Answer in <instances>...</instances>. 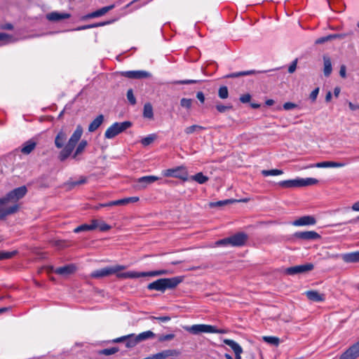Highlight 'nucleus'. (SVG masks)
Masks as SVG:
<instances>
[{
	"label": "nucleus",
	"instance_id": "obj_15",
	"mask_svg": "<svg viewBox=\"0 0 359 359\" xmlns=\"http://www.w3.org/2000/svg\"><path fill=\"white\" fill-rule=\"evenodd\" d=\"M359 356V341L347 349L340 359H355Z\"/></svg>",
	"mask_w": 359,
	"mask_h": 359
},
{
	"label": "nucleus",
	"instance_id": "obj_24",
	"mask_svg": "<svg viewBox=\"0 0 359 359\" xmlns=\"http://www.w3.org/2000/svg\"><path fill=\"white\" fill-rule=\"evenodd\" d=\"M76 270L75 266L71 264V265H67L62 267L57 268L55 270V273L62 275V276H67L69 274H71L74 273Z\"/></svg>",
	"mask_w": 359,
	"mask_h": 359
},
{
	"label": "nucleus",
	"instance_id": "obj_5",
	"mask_svg": "<svg viewBox=\"0 0 359 359\" xmlns=\"http://www.w3.org/2000/svg\"><path fill=\"white\" fill-rule=\"evenodd\" d=\"M318 183L316 178H296L293 180H284L279 182V185L285 188L303 187L315 185Z\"/></svg>",
	"mask_w": 359,
	"mask_h": 359
},
{
	"label": "nucleus",
	"instance_id": "obj_42",
	"mask_svg": "<svg viewBox=\"0 0 359 359\" xmlns=\"http://www.w3.org/2000/svg\"><path fill=\"white\" fill-rule=\"evenodd\" d=\"M86 182H87L86 177H81L80 178V180H79L77 181L68 182L67 183V185L69 186V188H72V187H74L75 186H77V185H79V184H85Z\"/></svg>",
	"mask_w": 359,
	"mask_h": 359
},
{
	"label": "nucleus",
	"instance_id": "obj_32",
	"mask_svg": "<svg viewBox=\"0 0 359 359\" xmlns=\"http://www.w3.org/2000/svg\"><path fill=\"white\" fill-rule=\"evenodd\" d=\"M143 115L145 118H152L153 114V108L150 103H146L144 106Z\"/></svg>",
	"mask_w": 359,
	"mask_h": 359
},
{
	"label": "nucleus",
	"instance_id": "obj_52",
	"mask_svg": "<svg viewBox=\"0 0 359 359\" xmlns=\"http://www.w3.org/2000/svg\"><path fill=\"white\" fill-rule=\"evenodd\" d=\"M297 107V105L296 104L290 102H285L283 106L285 110H291L296 108Z\"/></svg>",
	"mask_w": 359,
	"mask_h": 359
},
{
	"label": "nucleus",
	"instance_id": "obj_23",
	"mask_svg": "<svg viewBox=\"0 0 359 359\" xmlns=\"http://www.w3.org/2000/svg\"><path fill=\"white\" fill-rule=\"evenodd\" d=\"M305 294L309 300L313 302H320L325 300L324 294L315 290L306 291Z\"/></svg>",
	"mask_w": 359,
	"mask_h": 359
},
{
	"label": "nucleus",
	"instance_id": "obj_37",
	"mask_svg": "<svg viewBox=\"0 0 359 359\" xmlns=\"http://www.w3.org/2000/svg\"><path fill=\"white\" fill-rule=\"evenodd\" d=\"M193 100L189 98L183 97L180 100V106L187 110H190L192 107Z\"/></svg>",
	"mask_w": 359,
	"mask_h": 359
},
{
	"label": "nucleus",
	"instance_id": "obj_12",
	"mask_svg": "<svg viewBox=\"0 0 359 359\" xmlns=\"http://www.w3.org/2000/svg\"><path fill=\"white\" fill-rule=\"evenodd\" d=\"M138 201L139 197L137 196L128 197L116 201H113L107 203L100 204L99 206L97 207V208H98L99 207H109L112 205H126L129 203H135L137 202Z\"/></svg>",
	"mask_w": 359,
	"mask_h": 359
},
{
	"label": "nucleus",
	"instance_id": "obj_6",
	"mask_svg": "<svg viewBox=\"0 0 359 359\" xmlns=\"http://www.w3.org/2000/svg\"><path fill=\"white\" fill-rule=\"evenodd\" d=\"M184 330L193 334H199L201 333H225L224 330H219L216 327L205 324H196L191 326H184Z\"/></svg>",
	"mask_w": 359,
	"mask_h": 359
},
{
	"label": "nucleus",
	"instance_id": "obj_64",
	"mask_svg": "<svg viewBox=\"0 0 359 359\" xmlns=\"http://www.w3.org/2000/svg\"><path fill=\"white\" fill-rule=\"evenodd\" d=\"M353 211L359 212V201L354 203L351 207Z\"/></svg>",
	"mask_w": 359,
	"mask_h": 359
},
{
	"label": "nucleus",
	"instance_id": "obj_45",
	"mask_svg": "<svg viewBox=\"0 0 359 359\" xmlns=\"http://www.w3.org/2000/svg\"><path fill=\"white\" fill-rule=\"evenodd\" d=\"M86 231H92V227H90V224H84L80 225V226H77L76 229H74V232L79 233V232Z\"/></svg>",
	"mask_w": 359,
	"mask_h": 359
},
{
	"label": "nucleus",
	"instance_id": "obj_41",
	"mask_svg": "<svg viewBox=\"0 0 359 359\" xmlns=\"http://www.w3.org/2000/svg\"><path fill=\"white\" fill-rule=\"evenodd\" d=\"M118 351V348L116 347H112L109 348H104L102 350L99 351L98 353L100 355H110L115 354Z\"/></svg>",
	"mask_w": 359,
	"mask_h": 359
},
{
	"label": "nucleus",
	"instance_id": "obj_26",
	"mask_svg": "<svg viewBox=\"0 0 359 359\" xmlns=\"http://www.w3.org/2000/svg\"><path fill=\"white\" fill-rule=\"evenodd\" d=\"M36 143L32 140L25 142L21 148L22 153L25 154H30L36 147Z\"/></svg>",
	"mask_w": 359,
	"mask_h": 359
},
{
	"label": "nucleus",
	"instance_id": "obj_31",
	"mask_svg": "<svg viewBox=\"0 0 359 359\" xmlns=\"http://www.w3.org/2000/svg\"><path fill=\"white\" fill-rule=\"evenodd\" d=\"M14 41L15 40L11 35L6 33H0V46L6 45Z\"/></svg>",
	"mask_w": 359,
	"mask_h": 359
},
{
	"label": "nucleus",
	"instance_id": "obj_43",
	"mask_svg": "<svg viewBox=\"0 0 359 359\" xmlns=\"http://www.w3.org/2000/svg\"><path fill=\"white\" fill-rule=\"evenodd\" d=\"M218 95L221 99H226L229 96L228 88L226 86H222L219 89Z\"/></svg>",
	"mask_w": 359,
	"mask_h": 359
},
{
	"label": "nucleus",
	"instance_id": "obj_59",
	"mask_svg": "<svg viewBox=\"0 0 359 359\" xmlns=\"http://www.w3.org/2000/svg\"><path fill=\"white\" fill-rule=\"evenodd\" d=\"M339 74L342 78H346V69L344 65H341L339 70Z\"/></svg>",
	"mask_w": 359,
	"mask_h": 359
},
{
	"label": "nucleus",
	"instance_id": "obj_62",
	"mask_svg": "<svg viewBox=\"0 0 359 359\" xmlns=\"http://www.w3.org/2000/svg\"><path fill=\"white\" fill-rule=\"evenodd\" d=\"M91 28H93V26H92V25H83V26L79 27L76 28L74 30L79 31V30H84V29H91Z\"/></svg>",
	"mask_w": 359,
	"mask_h": 359
},
{
	"label": "nucleus",
	"instance_id": "obj_18",
	"mask_svg": "<svg viewBox=\"0 0 359 359\" xmlns=\"http://www.w3.org/2000/svg\"><path fill=\"white\" fill-rule=\"evenodd\" d=\"M339 257H341L342 259L347 263H351V262H359V251L350 252V253H346L343 255H333L330 256V257L332 258H337Z\"/></svg>",
	"mask_w": 359,
	"mask_h": 359
},
{
	"label": "nucleus",
	"instance_id": "obj_34",
	"mask_svg": "<svg viewBox=\"0 0 359 359\" xmlns=\"http://www.w3.org/2000/svg\"><path fill=\"white\" fill-rule=\"evenodd\" d=\"M283 173V170H278V169L262 170V174L265 177L280 175H282Z\"/></svg>",
	"mask_w": 359,
	"mask_h": 359
},
{
	"label": "nucleus",
	"instance_id": "obj_22",
	"mask_svg": "<svg viewBox=\"0 0 359 359\" xmlns=\"http://www.w3.org/2000/svg\"><path fill=\"white\" fill-rule=\"evenodd\" d=\"M71 17L69 13H60L58 12H51L46 15V18L49 21L56 22L63 19H67Z\"/></svg>",
	"mask_w": 359,
	"mask_h": 359
},
{
	"label": "nucleus",
	"instance_id": "obj_63",
	"mask_svg": "<svg viewBox=\"0 0 359 359\" xmlns=\"http://www.w3.org/2000/svg\"><path fill=\"white\" fill-rule=\"evenodd\" d=\"M348 107H349L351 110L355 111V110L358 109V104H353L351 102H348Z\"/></svg>",
	"mask_w": 359,
	"mask_h": 359
},
{
	"label": "nucleus",
	"instance_id": "obj_60",
	"mask_svg": "<svg viewBox=\"0 0 359 359\" xmlns=\"http://www.w3.org/2000/svg\"><path fill=\"white\" fill-rule=\"evenodd\" d=\"M196 97L201 102L203 103L205 101V96L202 92H198L196 94Z\"/></svg>",
	"mask_w": 359,
	"mask_h": 359
},
{
	"label": "nucleus",
	"instance_id": "obj_49",
	"mask_svg": "<svg viewBox=\"0 0 359 359\" xmlns=\"http://www.w3.org/2000/svg\"><path fill=\"white\" fill-rule=\"evenodd\" d=\"M215 246L219 245H230L229 238H226L219 241H217L215 243Z\"/></svg>",
	"mask_w": 359,
	"mask_h": 359
},
{
	"label": "nucleus",
	"instance_id": "obj_11",
	"mask_svg": "<svg viewBox=\"0 0 359 359\" xmlns=\"http://www.w3.org/2000/svg\"><path fill=\"white\" fill-rule=\"evenodd\" d=\"M121 74L128 79H141L144 78H149L151 76V74L144 70H135V71H126L121 72Z\"/></svg>",
	"mask_w": 359,
	"mask_h": 359
},
{
	"label": "nucleus",
	"instance_id": "obj_50",
	"mask_svg": "<svg viewBox=\"0 0 359 359\" xmlns=\"http://www.w3.org/2000/svg\"><path fill=\"white\" fill-rule=\"evenodd\" d=\"M330 40H332V36H330V35H327L326 36H323V37H320V38L318 39L315 43L316 44H321V43H323L327 42Z\"/></svg>",
	"mask_w": 359,
	"mask_h": 359
},
{
	"label": "nucleus",
	"instance_id": "obj_20",
	"mask_svg": "<svg viewBox=\"0 0 359 359\" xmlns=\"http://www.w3.org/2000/svg\"><path fill=\"white\" fill-rule=\"evenodd\" d=\"M316 223V219L313 216H304L300 217L299 219L293 222L292 224L294 226H307V225H314Z\"/></svg>",
	"mask_w": 359,
	"mask_h": 359
},
{
	"label": "nucleus",
	"instance_id": "obj_56",
	"mask_svg": "<svg viewBox=\"0 0 359 359\" xmlns=\"http://www.w3.org/2000/svg\"><path fill=\"white\" fill-rule=\"evenodd\" d=\"M198 81L196 80H182V81H176L175 83L177 84H191V83H196Z\"/></svg>",
	"mask_w": 359,
	"mask_h": 359
},
{
	"label": "nucleus",
	"instance_id": "obj_48",
	"mask_svg": "<svg viewBox=\"0 0 359 359\" xmlns=\"http://www.w3.org/2000/svg\"><path fill=\"white\" fill-rule=\"evenodd\" d=\"M98 229L101 231H107L111 229V226L102 221H100Z\"/></svg>",
	"mask_w": 359,
	"mask_h": 359
},
{
	"label": "nucleus",
	"instance_id": "obj_29",
	"mask_svg": "<svg viewBox=\"0 0 359 359\" xmlns=\"http://www.w3.org/2000/svg\"><path fill=\"white\" fill-rule=\"evenodd\" d=\"M155 336H156V334L152 331H150V330L143 332L137 335L139 342L149 339H152Z\"/></svg>",
	"mask_w": 359,
	"mask_h": 359
},
{
	"label": "nucleus",
	"instance_id": "obj_17",
	"mask_svg": "<svg viewBox=\"0 0 359 359\" xmlns=\"http://www.w3.org/2000/svg\"><path fill=\"white\" fill-rule=\"evenodd\" d=\"M294 236L296 238L306 241L320 238V236L314 231H299L296 232Z\"/></svg>",
	"mask_w": 359,
	"mask_h": 359
},
{
	"label": "nucleus",
	"instance_id": "obj_3",
	"mask_svg": "<svg viewBox=\"0 0 359 359\" xmlns=\"http://www.w3.org/2000/svg\"><path fill=\"white\" fill-rule=\"evenodd\" d=\"M182 280L183 278L180 276L170 278H161L149 283L147 288L150 290L164 292L167 289L175 288L182 282Z\"/></svg>",
	"mask_w": 359,
	"mask_h": 359
},
{
	"label": "nucleus",
	"instance_id": "obj_28",
	"mask_svg": "<svg viewBox=\"0 0 359 359\" xmlns=\"http://www.w3.org/2000/svg\"><path fill=\"white\" fill-rule=\"evenodd\" d=\"M223 342L226 345L229 346L232 349L234 353L243 350L240 344L233 339H223Z\"/></svg>",
	"mask_w": 359,
	"mask_h": 359
},
{
	"label": "nucleus",
	"instance_id": "obj_39",
	"mask_svg": "<svg viewBox=\"0 0 359 359\" xmlns=\"http://www.w3.org/2000/svg\"><path fill=\"white\" fill-rule=\"evenodd\" d=\"M263 340L270 344L278 346L280 343L279 338L276 337H272V336H265L263 337Z\"/></svg>",
	"mask_w": 359,
	"mask_h": 359
},
{
	"label": "nucleus",
	"instance_id": "obj_1",
	"mask_svg": "<svg viewBox=\"0 0 359 359\" xmlns=\"http://www.w3.org/2000/svg\"><path fill=\"white\" fill-rule=\"evenodd\" d=\"M83 133V129L82 126L81 125H78L68 140V132L66 130L61 129L57 133L54 143L56 148L61 149V151L58 154V159L60 161H65L71 156L76 145L80 140Z\"/></svg>",
	"mask_w": 359,
	"mask_h": 359
},
{
	"label": "nucleus",
	"instance_id": "obj_10",
	"mask_svg": "<svg viewBox=\"0 0 359 359\" xmlns=\"http://www.w3.org/2000/svg\"><path fill=\"white\" fill-rule=\"evenodd\" d=\"M126 341V346L128 348L135 346L139 342L137 337L135 334H130L113 339V342L119 343Z\"/></svg>",
	"mask_w": 359,
	"mask_h": 359
},
{
	"label": "nucleus",
	"instance_id": "obj_55",
	"mask_svg": "<svg viewBox=\"0 0 359 359\" xmlns=\"http://www.w3.org/2000/svg\"><path fill=\"white\" fill-rule=\"evenodd\" d=\"M297 60H294L291 65L289 66L288 72L289 73L292 74L294 72V71L297 69Z\"/></svg>",
	"mask_w": 359,
	"mask_h": 359
},
{
	"label": "nucleus",
	"instance_id": "obj_19",
	"mask_svg": "<svg viewBox=\"0 0 359 359\" xmlns=\"http://www.w3.org/2000/svg\"><path fill=\"white\" fill-rule=\"evenodd\" d=\"M229 238L230 245L236 247V246H241L244 245L246 241L247 236L245 233H240L235 234Z\"/></svg>",
	"mask_w": 359,
	"mask_h": 359
},
{
	"label": "nucleus",
	"instance_id": "obj_40",
	"mask_svg": "<svg viewBox=\"0 0 359 359\" xmlns=\"http://www.w3.org/2000/svg\"><path fill=\"white\" fill-rule=\"evenodd\" d=\"M114 8H115V4H111L108 6L102 7V8L95 11V14L97 15V18L104 15L105 13H107L108 11H111Z\"/></svg>",
	"mask_w": 359,
	"mask_h": 359
},
{
	"label": "nucleus",
	"instance_id": "obj_2",
	"mask_svg": "<svg viewBox=\"0 0 359 359\" xmlns=\"http://www.w3.org/2000/svg\"><path fill=\"white\" fill-rule=\"evenodd\" d=\"M125 269L126 266L123 265L108 266L94 271L91 273L90 277L93 278H100L116 273L118 278H137L146 276H158L171 273V271L169 270H156L148 272H137L130 271L124 273H119V271L124 270Z\"/></svg>",
	"mask_w": 359,
	"mask_h": 359
},
{
	"label": "nucleus",
	"instance_id": "obj_7",
	"mask_svg": "<svg viewBox=\"0 0 359 359\" xmlns=\"http://www.w3.org/2000/svg\"><path fill=\"white\" fill-rule=\"evenodd\" d=\"M130 126L131 123L130 121L116 122L107 129L104 137L107 139H112Z\"/></svg>",
	"mask_w": 359,
	"mask_h": 359
},
{
	"label": "nucleus",
	"instance_id": "obj_53",
	"mask_svg": "<svg viewBox=\"0 0 359 359\" xmlns=\"http://www.w3.org/2000/svg\"><path fill=\"white\" fill-rule=\"evenodd\" d=\"M250 100H251V95L248 93L244 94V95H241L240 97V100L243 103H248L250 101Z\"/></svg>",
	"mask_w": 359,
	"mask_h": 359
},
{
	"label": "nucleus",
	"instance_id": "obj_61",
	"mask_svg": "<svg viewBox=\"0 0 359 359\" xmlns=\"http://www.w3.org/2000/svg\"><path fill=\"white\" fill-rule=\"evenodd\" d=\"M154 318L158 320L161 322H168L170 320L169 316L154 317Z\"/></svg>",
	"mask_w": 359,
	"mask_h": 359
},
{
	"label": "nucleus",
	"instance_id": "obj_8",
	"mask_svg": "<svg viewBox=\"0 0 359 359\" xmlns=\"http://www.w3.org/2000/svg\"><path fill=\"white\" fill-rule=\"evenodd\" d=\"M162 175L167 177H176L184 181L188 180V173L183 166H178L174 168L167 169L162 171Z\"/></svg>",
	"mask_w": 359,
	"mask_h": 359
},
{
	"label": "nucleus",
	"instance_id": "obj_4",
	"mask_svg": "<svg viewBox=\"0 0 359 359\" xmlns=\"http://www.w3.org/2000/svg\"><path fill=\"white\" fill-rule=\"evenodd\" d=\"M27 193V189L25 187H20L16 188L9 192L5 197L0 198V203L3 207L11 208L16 206L17 210L19 208V205L17 202L18 200L22 198Z\"/></svg>",
	"mask_w": 359,
	"mask_h": 359
},
{
	"label": "nucleus",
	"instance_id": "obj_47",
	"mask_svg": "<svg viewBox=\"0 0 359 359\" xmlns=\"http://www.w3.org/2000/svg\"><path fill=\"white\" fill-rule=\"evenodd\" d=\"M175 337V335L173 334H168L165 335H161L158 337V341L161 342L165 341H169Z\"/></svg>",
	"mask_w": 359,
	"mask_h": 359
},
{
	"label": "nucleus",
	"instance_id": "obj_44",
	"mask_svg": "<svg viewBox=\"0 0 359 359\" xmlns=\"http://www.w3.org/2000/svg\"><path fill=\"white\" fill-rule=\"evenodd\" d=\"M16 253H17V251H12V252L0 251V260L5 259H10V258L13 257Z\"/></svg>",
	"mask_w": 359,
	"mask_h": 359
},
{
	"label": "nucleus",
	"instance_id": "obj_51",
	"mask_svg": "<svg viewBox=\"0 0 359 359\" xmlns=\"http://www.w3.org/2000/svg\"><path fill=\"white\" fill-rule=\"evenodd\" d=\"M319 88H316L311 93L310 99L313 102H314L316 100L318 95L319 93Z\"/></svg>",
	"mask_w": 359,
	"mask_h": 359
},
{
	"label": "nucleus",
	"instance_id": "obj_57",
	"mask_svg": "<svg viewBox=\"0 0 359 359\" xmlns=\"http://www.w3.org/2000/svg\"><path fill=\"white\" fill-rule=\"evenodd\" d=\"M99 220L93 219L91 221V223L90 224V227H92V230L98 229L99 227Z\"/></svg>",
	"mask_w": 359,
	"mask_h": 359
},
{
	"label": "nucleus",
	"instance_id": "obj_33",
	"mask_svg": "<svg viewBox=\"0 0 359 359\" xmlns=\"http://www.w3.org/2000/svg\"><path fill=\"white\" fill-rule=\"evenodd\" d=\"M191 178L201 184L205 183L208 180V177L205 176L202 172H198L191 176Z\"/></svg>",
	"mask_w": 359,
	"mask_h": 359
},
{
	"label": "nucleus",
	"instance_id": "obj_58",
	"mask_svg": "<svg viewBox=\"0 0 359 359\" xmlns=\"http://www.w3.org/2000/svg\"><path fill=\"white\" fill-rule=\"evenodd\" d=\"M330 36H332V39H344L347 36L346 34H330Z\"/></svg>",
	"mask_w": 359,
	"mask_h": 359
},
{
	"label": "nucleus",
	"instance_id": "obj_38",
	"mask_svg": "<svg viewBox=\"0 0 359 359\" xmlns=\"http://www.w3.org/2000/svg\"><path fill=\"white\" fill-rule=\"evenodd\" d=\"M156 138V135L155 134H151L144 138L142 139L141 143L143 146L146 147L151 144Z\"/></svg>",
	"mask_w": 359,
	"mask_h": 359
},
{
	"label": "nucleus",
	"instance_id": "obj_21",
	"mask_svg": "<svg viewBox=\"0 0 359 359\" xmlns=\"http://www.w3.org/2000/svg\"><path fill=\"white\" fill-rule=\"evenodd\" d=\"M77 144L78 145L75 149V151L71 155L72 158L74 160H78L79 156L83 154L88 146V142L86 140H83L79 142H78Z\"/></svg>",
	"mask_w": 359,
	"mask_h": 359
},
{
	"label": "nucleus",
	"instance_id": "obj_35",
	"mask_svg": "<svg viewBox=\"0 0 359 359\" xmlns=\"http://www.w3.org/2000/svg\"><path fill=\"white\" fill-rule=\"evenodd\" d=\"M205 128L199 126V125H192L191 126L187 127L184 129V133L187 135L192 134L196 132H198L199 130H204Z\"/></svg>",
	"mask_w": 359,
	"mask_h": 359
},
{
	"label": "nucleus",
	"instance_id": "obj_36",
	"mask_svg": "<svg viewBox=\"0 0 359 359\" xmlns=\"http://www.w3.org/2000/svg\"><path fill=\"white\" fill-rule=\"evenodd\" d=\"M236 201V200L227 199V200H224V201H219L217 202H212L209 204V205L210 208L221 207L224 205L234 203Z\"/></svg>",
	"mask_w": 359,
	"mask_h": 359
},
{
	"label": "nucleus",
	"instance_id": "obj_25",
	"mask_svg": "<svg viewBox=\"0 0 359 359\" xmlns=\"http://www.w3.org/2000/svg\"><path fill=\"white\" fill-rule=\"evenodd\" d=\"M104 116L100 114L97 116L89 125L88 131L92 133L96 130L102 123Z\"/></svg>",
	"mask_w": 359,
	"mask_h": 359
},
{
	"label": "nucleus",
	"instance_id": "obj_54",
	"mask_svg": "<svg viewBox=\"0 0 359 359\" xmlns=\"http://www.w3.org/2000/svg\"><path fill=\"white\" fill-rule=\"evenodd\" d=\"M216 109H217L218 111H219L221 113H224L226 110L231 109V107L224 106V105H222V104H217L216 105Z\"/></svg>",
	"mask_w": 359,
	"mask_h": 359
},
{
	"label": "nucleus",
	"instance_id": "obj_30",
	"mask_svg": "<svg viewBox=\"0 0 359 359\" xmlns=\"http://www.w3.org/2000/svg\"><path fill=\"white\" fill-rule=\"evenodd\" d=\"M267 72L268 71L257 72L255 70H250V71H244V72L233 73L228 76L231 77V78H235V77H238V76H248V75L255 74L257 73Z\"/></svg>",
	"mask_w": 359,
	"mask_h": 359
},
{
	"label": "nucleus",
	"instance_id": "obj_46",
	"mask_svg": "<svg viewBox=\"0 0 359 359\" xmlns=\"http://www.w3.org/2000/svg\"><path fill=\"white\" fill-rule=\"evenodd\" d=\"M127 98L128 101L132 104H135L136 103V99L133 95V92L132 89H129L127 92Z\"/></svg>",
	"mask_w": 359,
	"mask_h": 359
},
{
	"label": "nucleus",
	"instance_id": "obj_14",
	"mask_svg": "<svg viewBox=\"0 0 359 359\" xmlns=\"http://www.w3.org/2000/svg\"><path fill=\"white\" fill-rule=\"evenodd\" d=\"M180 352L177 349H166L151 355V359H166L170 357H177Z\"/></svg>",
	"mask_w": 359,
	"mask_h": 359
},
{
	"label": "nucleus",
	"instance_id": "obj_27",
	"mask_svg": "<svg viewBox=\"0 0 359 359\" xmlns=\"http://www.w3.org/2000/svg\"><path fill=\"white\" fill-rule=\"evenodd\" d=\"M323 62H324V69H323V73L325 76H329L332 71V62L330 58L327 56H323Z\"/></svg>",
	"mask_w": 359,
	"mask_h": 359
},
{
	"label": "nucleus",
	"instance_id": "obj_13",
	"mask_svg": "<svg viewBox=\"0 0 359 359\" xmlns=\"http://www.w3.org/2000/svg\"><path fill=\"white\" fill-rule=\"evenodd\" d=\"M346 165L345 163L334 162V161H323L314 164H310L304 168H342Z\"/></svg>",
	"mask_w": 359,
	"mask_h": 359
},
{
	"label": "nucleus",
	"instance_id": "obj_9",
	"mask_svg": "<svg viewBox=\"0 0 359 359\" xmlns=\"http://www.w3.org/2000/svg\"><path fill=\"white\" fill-rule=\"evenodd\" d=\"M314 266L311 263H307L302 265H296L285 269V273L287 275H295L299 273H304L313 270Z\"/></svg>",
	"mask_w": 359,
	"mask_h": 359
},
{
	"label": "nucleus",
	"instance_id": "obj_16",
	"mask_svg": "<svg viewBox=\"0 0 359 359\" xmlns=\"http://www.w3.org/2000/svg\"><path fill=\"white\" fill-rule=\"evenodd\" d=\"M159 179L158 177L154 175L144 176L137 180L138 184L137 188L139 189H144L147 185L154 183Z\"/></svg>",
	"mask_w": 359,
	"mask_h": 359
}]
</instances>
